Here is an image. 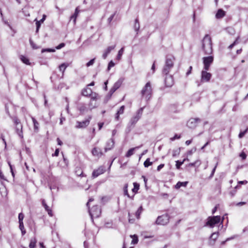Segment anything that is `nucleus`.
<instances>
[{
    "label": "nucleus",
    "instance_id": "1",
    "mask_svg": "<svg viewBox=\"0 0 248 248\" xmlns=\"http://www.w3.org/2000/svg\"><path fill=\"white\" fill-rule=\"evenodd\" d=\"M202 48L205 55H210L213 52L211 38L206 34L202 40Z\"/></svg>",
    "mask_w": 248,
    "mask_h": 248
},
{
    "label": "nucleus",
    "instance_id": "2",
    "mask_svg": "<svg viewBox=\"0 0 248 248\" xmlns=\"http://www.w3.org/2000/svg\"><path fill=\"white\" fill-rule=\"evenodd\" d=\"M144 107L140 108L138 110L135 115L133 116L128 123V126L130 128L133 127L137 122L141 118Z\"/></svg>",
    "mask_w": 248,
    "mask_h": 248
},
{
    "label": "nucleus",
    "instance_id": "3",
    "mask_svg": "<svg viewBox=\"0 0 248 248\" xmlns=\"http://www.w3.org/2000/svg\"><path fill=\"white\" fill-rule=\"evenodd\" d=\"M82 95L85 96H90L91 97V99H98L99 98V95L97 93L95 92H93L92 89L87 86L84 88L81 92Z\"/></svg>",
    "mask_w": 248,
    "mask_h": 248
},
{
    "label": "nucleus",
    "instance_id": "4",
    "mask_svg": "<svg viewBox=\"0 0 248 248\" xmlns=\"http://www.w3.org/2000/svg\"><path fill=\"white\" fill-rule=\"evenodd\" d=\"M152 91L151 83L148 82L141 91L142 96L149 100L151 96Z\"/></svg>",
    "mask_w": 248,
    "mask_h": 248
},
{
    "label": "nucleus",
    "instance_id": "5",
    "mask_svg": "<svg viewBox=\"0 0 248 248\" xmlns=\"http://www.w3.org/2000/svg\"><path fill=\"white\" fill-rule=\"evenodd\" d=\"M220 221V217L219 216L209 217L207 218L206 225L211 228H213L216 224Z\"/></svg>",
    "mask_w": 248,
    "mask_h": 248
},
{
    "label": "nucleus",
    "instance_id": "6",
    "mask_svg": "<svg viewBox=\"0 0 248 248\" xmlns=\"http://www.w3.org/2000/svg\"><path fill=\"white\" fill-rule=\"evenodd\" d=\"M89 208V212L90 215L92 218H97L99 217L101 215V209L97 205L93 206L91 209Z\"/></svg>",
    "mask_w": 248,
    "mask_h": 248
},
{
    "label": "nucleus",
    "instance_id": "7",
    "mask_svg": "<svg viewBox=\"0 0 248 248\" xmlns=\"http://www.w3.org/2000/svg\"><path fill=\"white\" fill-rule=\"evenodd\" d=\"M202 60L203 63V69L205 70H209L210 65L214 61L213 56L204 57L202 58Z\"/></svg>",
    "mask_w": 248,
    "mask_h": 248
},
{
    "label": "nucleus",
    "instance_id": "8",
    "mask_svg": "<svg viewBox=\"0 0 248 248\" xmlns=\"http://www.w3.org/2000/svg\"><path fill=\"white\" fill-rule=\"evenodd\" d=\"M169 221V217L167 214L163 215L158 217L155 221L157 225H165L167 224Z\"/></svg>",
    "mask_w": 248,
    "mask_h": 248
},
{
    "label": "nucleus",
    "instance_id": "9",
    "mask_svg": "<svg viewBox=\"0 0 248 248\" xmlns=\"http://www.w3.org/2000/svg\"><path fill=\"white\" fill-rule=\"evenodd\" d=\"M208 70H203L201 72V79L202 82H208L210 81L212 74L207 72Z\"/></svg>",
    "mask_w": 248,
    "mask_h": 248
},
{
    "label": "nucleus",
    "instance_id": "10",
    "mask_svg": "<svg viewBox=\"0 0 248 248\" xmlns=\"http://www.w3.org/2000/svg\"><path fill=\"white\" fill-rule=\"evenodd\" d=\"M201 122V120L199 118H191L187 122V126L191 129L196 128L198 123Z\"/></svg>",
    "mask_w": 248,
    "mask_h": 248
},
{
    "label": "nucleus",
    "instance_id": "11",
    "mask_svg": "<svg viewBox=\"0 0 248 248\" xmlns=\"http://www.w3.org/2000/svg\"><path fill=\"white\" fill-rule=\"evenodd\" d=\"M92 119V116H89L88 119L82 122L77 121L76 125L77 128H84L86 127L90 124V120Z\"/></svg>",
    "mask_w": 248,
    "mask_h": 248
},
{
    "label": "nucleus",
    "instance_id": "12",
    "mask_svg": "<svg viewBox=\"0 0 248 248\" xmlns=\"http://www.w3.org/2000/svg\"><path fill=\"white\" fill-rule=\"evenodd\" d=\"M105 168L103 166L99 167L97 169L94 170L92 173V176L93 178L97 177L100 174L105 172Z\"/></svg>",
    "mask_w": 248,
    "mask_h": 248
},
{
    "label": "nucleus",
    "instance_id": "13",
    "mask_svg": "<svg viewBox=\"0 0 248 248\" xmlns=\"http://www.w3.org/2000/svg\"><path fill=\"white\" fill-rule=\"evenodd\" d=\"M166 77L165 78V84L166 87H171L173 84V80L172 77L171 75H166Z\"/></svg>",
    "mask_w": 248,
    "mask_h": 248
},
{
    "label": "nucleus",
    "instance_id": "14",
    "mask_svg": "<svg viewBox=\"0 0 248 248\" xmlns=\"http://www.w3.org/2000/svg\"><path fill=\"white\" fill-rule=\"evenodd\" d=\"M114 145V140L113 138H111L106 143V146L105 148V151L106 152L108 150L112 149Z\"/></svg>",
    "mask_w": 248,
    "mask_h": 248
},
{
    "label": "nucleus",
    "instance_id": "15",
    "mask_svg": "<svg viewBox=\"0 0 248 248\" xmlns=\"http://www.w3.org/2000/svg\"><path fill=\"white\" fill-rule=\"evenodd\" d=\"M92 154L93 156L98 157H100L103 155L101 149L96 147H94L92 149Z\"/></svg>",
    "mask_w": 248,
    "mask_h": 248
},
{
    "label": "nucleus",
    "instance_id": "16",
    "mask_svg": "<svg viewBox=\"0 0 248 248\" xmlns=\"http://www.w3.org/2000/svg\"><path fill=\"white\" fill-rule=\"evenodd\" d=\"M174 58L173 57L170 56L166 57V62L165 65L169 66L170 67H173V61Z\"/></svg>",
    "mask_w": 248,
    "mask_h": 248
},
{
    "label": "nucleus",
    "instance_id": "17",
    "mask_svg": "<svg viewBox=\"0 0 248 248\" xmlns=\"http://www.w3.org/2000/svg\"><path fill=\"white\" fill-rule=\"evenodd\" d=\"M116 46V45L113 46H109L107 47V48L104 51V53L103 54L102 57L103 59H105L108 56V54L113 50Z\"/></svg>",
    "mask_w": 248,
    "mask_h": 248
},
{
    "label": "nucleus",
    "instance_id": "18",
    "mask_svg": "<svg viewBox=\"0 0 248 248\" xmlns=\"http://www.w3.org/2000/svg\"><path fill=\"white\" fill-rule=\"evenodd\" d=\"M78 109L81 114L87 112L89 109L87 108L85 104H80L78 107Z\"/></svg>",
    "mask_w": 248,
    "mask_h": 248
},
{
    "label": "nucleus",
    "instance_id": "19",
    "mask_svg": "<svg viewBox=\"0 0 248 248\" xmlns=\"http://www.w3.org/2000/svg\"><path fill=\"white\" fill-rule=\"evenodd\" d=\"M46 16H43V18L41 19H40L39 21L37 20V18H35L34 19V21H36V32H38V31L39 30V28L41 25V23L44 21V20L46 19Z\"/></svg>",
    "mask_w": 248,
    "mask_h": 248
},
{
    "label": "nucleus",
    "instance_id": "20",
    "mask_svg": "<svg viewBox=\"0 0 248 248\" xmlns=\"http://www.w3.org/2000/svg\"><path fill=\"white\" fill-rule=\"evenodd\" d=\"M97 99L92 100L91 99L90 102L88 104V108L91 110L93 108H95L97 107L96 100Z\"/></svg>",
    "mask_w": 248,
    "mask_h": 248
},
{
    "label": "nucleus",
    "instance_id": "21",
    "mask_svg": "<svg viewBox=\"0 0 248 248\" xmlns=\"http://www.w3.org/2000/svg\"><path fill=\"white\" fill-rule=\"evenodd\" d=\"M124 108H125L124 106H122L120 107L119 109L117 111V113H116L115 117L116 120H117V121L119 120V116L120 114H122L124 113Z\"/></svg>",
    "mask_w": 248,
    "mask_h": 248
},
{
    "label": "nucleus",
    "instance_id": "22",
    "mask_svg": "<svg viewBox=\"0 0 248 248\" xmlns=\"http://www.w3.org/2000/svg\"><path fill=\"white\" fill-rule=\"evenodd\" d=\"M218 236V232H214L213 233L210 237L211 240L210 241V245H213L215 242Z\"/></svg>",
    "mask_w": 248,
    "mask_h": 248
},
{
    "label": "nucleus",
    "instance_id": "23",
    "mask_svg": "<svg viewBox=\"0 0 248 248\" xmlns=\"http://www.w3.org/2000/svg\"><path fill=\"white\" fill-rule=\"evenodd\" d=\"M141 146H142V145H141L139 146H137V147H136L134 148H131L126 153V154L125 155V156L127 157H130L132 155H133L134 154V152L136 149H139V148H140Z\"/></svg>",
    "mask_w": 248,
    "mask_h": 248
},
{
    "label": "nucleus",
    "instance_id": "24",
    "mask_svg": "<svg viewBox=\"0 0 248 248\" xmlns=\"http://www.w3.org/2000/svg\"><path fill=\"white\" fill-rule=\"evenodd\" d=\"M188 184V182H178L176 185L175 186V188L176 189H179L182 186L186 187Z\"/></svg>",
    "mask_w": 248,
    "mask_h": 248
},
{
    "label": "nucleus",
    "instance_id": "25",
    "mask_svg": "<svg viewBox=\"0 0 248 248\" xmlns=\"http://www.w3.org/2000/svg\"><path fill=\"white\" fill-rule=\"evenodd\" d=\"M42 204L44 208H45V210L47 212L48 214L50 216H52V211L50 209L49 206H47V205L46 204L45 201L43 200L42 201Z\"/></svg>",
    "mask_w": 248,
    "mask_h": 248
},
{
    "label": "nucleus",
    "instance_id": "26",
    "mask_svg": "<svg viewBox=\"0 0 248 248\" xmlns=\"http://www.w3.org/2000/svg\"><path fill=\"white\" fill-rule=\"evenodd\" d=\"M124 195H126L128 198L133 199L134 195H133L132 196H130L129 194L128 193V184H125L124 185Z\"/></svg>",
    "mask_w": 248,
    "mask_h": 248
},
{
    "label": "nucleus",
    "instance_id": "27",
    "mask_svg": "<svg viewBox=\"0 0 248 248\" xmlns=\"http://www.w3.org/2000/svg\"><path fill=\"white\" fill-rule=\"evenodd\" d=\"M31 119L33 123L34 130L35 131L37 132L39 129V124L34 118L31 117Z\"/></svg>",
    "mask_w": 248,
    "mask_h": 248
},
{
    "label": "nucleus",
    "instance_id": "28",
    "mask_svg": "<svg viewBox=\"0 0 248 248\" xmlns=\"http://www.w3.org/2000/svg\"><path fill=\"white\" fill-rule=\"evenodd\" d=\"M68 66V64L66 63H63L61 64L59 67V70L60 71H62V74H63V73L64 71L65 70L66 68Z\"/></svg>",
    "mask_w": 248,
    "mask_h": 248
},
{
    "label": "nucleus",
    "instance_id": "29",
    "mask_svg": "<svg viewBox=\"0 0 248 248\" xmlns=\"http://www.w3.org/2000/svg\"><path fill=\"white\" fill-rule=\"evenodd\" d=\"M75 173L77 176H79L83 177L86 176L83 174V171L80 168H76L75 170Z\"/></svg>",
    "mask_w": 248,
    "mask_h": 248
},
{
    "label": "nucleus",
    "instance_id": "30",
    "mask_svg": "<svg viewBox=\"0 0 248 248\" xmlns=\"http://www.w3.org/2000/svg\"><path fill=\"white\" fill-rule=\"evenodd\" d=\"M36 242H37V240L35 237L31 238L30 241L29 248H34L36 246Z\"/></svg>",
    "mask_w": 248,
    "mask_h": 248
},
{
    "label": "nucleus",
    "instance_id": "31",
    "mask_svg": "<svg viewBox=\"0 0 248 248\" xmlns=\"http://www.w3.org/2000/svg\"><path fill=\"white\" fill-rule=\"evenodd\" d=\"M22 126L21 124H20L19 126H16V133L21 138H23L22 135Z\"/></svg>",
    "mask_w": 248,
    "mask_h": 248
},
{
    "label": "nucleus",
    "instance_id": "32",
    "mask_svg": "<svg viewBox=\"0 0 248 248\" xmlns=\"http://www.w3.org/2000/svg\"><path fill=\"white\" fill-rule=\"evenodd\" d=\"M117 90L115 87H114L113 86L110 90L109 93H108V95H107V97L108 98V99H109L112 94Z\"/></svg>",
    "mask_w": 248,
    "mask_h": 248
},
{
    "label": "nucleus",
    "instance_id": "33",
    "mask_svg": "<svg viewBox=\"0 0 248 248\" xmlns=\"http://www.w3.org/2000/svg\"><path fill=\"white\" fill-rule=\"evenodd\" d=\"M117 90L115 87H114L113 86L110 90L109 93H108V95H107V97L108 98V99H109L112 94Z\"/></svg>",
    "mask_w": 248,
    "mask_h": 248
},
{
    "label": "nucleus",
    "instance_id": "34",
    "mask_svg": "<svg viewBox=\"0 0 248 248\" xmlns=\"http://www.w3.org/2000/svg\"><path fill=\"white\" fill-rule=\"evenodd\" d=\"M172 68V67H170L169 66L165 65L162 70L163 74L164 75H168Z\"/></svg>",
    "mask_w": 248,
    "mask_h": 248
},
{
    "label": "nucleus",
    "instance_id": "35",
    "mask_svg": "<svg viewBox=\"0 0 248 248\" xmlns=\"http://www.w3.org/2000/svg\"><path fill=\"white\" fill-rule=\"evenodd\" d=\"M142 211H143V208H142V206L141 205L139 208V209H138V210L137 211V212H136V214H135V216L138 219L140 218V215L141 212H142Z\"/></svg>",
    "mask_w": 248,
    "mask_h": 248
},
{
    "label": "nucleus",
    "instance_id": "36",
    "mask_svg": "<svg viewBox=\"0 0 248 248\" xmlns=\"http://www.w3.org/2000/svg\"><path fill=\"white\" fill-rule=\"evenodd\" d=\"M134 188L132 189V192L134 193H136L139 189L140 185L137 183H134Z\"/></svg>",
    "mask_w": 248,
    "mask_h": 248
},
{
    "label": "nucleus",
    "instance_id": "37",
    "mask_svg": "<svg viewBox=\"0 0 248 248\" xmlns=\"http://www.w3.org/2000/svg\"><path fill=\"white\" fill-rule=\"evenodd\" d=\"M140 27V26L139 20L137 18H136L135 20V23L134 25V29L136 31H138L139 30Z\"/></svg>",
    "mask_w": 248,
    "mask_h": 248
},
{
    "label": "nucleus",
    "instance_id": "38",
    "mask_svg": "<svg viewBox=\"0 0 248 248\" xmlns=\"http://www.w3.org/2000/svg\"><path fill=\"white\" fill-rule=\"evenodd\" d=\"M20 59L23 63H24L27 65L30 64L29 60L28 59V58H27L25 56H21Z\"/></svg>",
    "mask_w": 248,
    "mask_h": 248
},
{
    "label": "nucleus",
    "instance_id": "39",
    "mask_svg": "<svg viewBox=\"0 0 248 248\" xmlns=\"http://www.w3.org/2000/svg\"><path fill=\"white\" fill-rule=\"evenodd\" d=\"M124 51V47L121 48L118 51V55L117 56V59L120 60L121 59L122 56L123 54Z\"/></svg>",
    "mask_w": 248,
    "mask_h": 248
},
{
    "label": "nucleus",
    "instance_id": "40",
    "mask_svg": "<svg viewBox=\"0 0 248 248\" xmlns=\"http://www.w3.org/2000/svg\"><path fill=\"white\" fill-rule=\"evenodd\" d=\"M123 80L121 79H119L117 82H116L113 86L116 89H119L122 83Z\"/></svg>",
    "mask_w": 248,
    "mask_h": 248
},
{
    "label": "nucleus",
    "instance_id": "41",
    "mask_svg": "<svg viewBox=\"0 0 248 248\" xmlns=\"http://www.w3.org/2000/svg\"><path fill=\"white\" fill-rule=\"evenodd\" d=\"M153 162L150 161V158H147L144 162V166L145 167H148L149 166L152 165Z\"/></svg>",
    "mask_w": 248,
    "mask_h": 248
},
{
    "label": "nucleus",
    "instance_id": "42",
    "mask_svg": "<svg viewBox=\"0 0 248 248\" xmlns=\"http://www.w3.org/2000/svg\"><path fill=\"white\" fill-rule=\"evenodd\" d=\"M185 159H184L182 161H180L179 160H177L176 161V168L177 169H179L180 168V167L182 164H183Z\"/></svg>",
    "mask_w": 248,
    "mask_h": 248
},
{
    "label": "nucleus",
    "instance_id": "43",
    "mask_svg": "<svg viewBox=\"0 0 248 248\" xmlns=\"http://www.w3.org/2000/svg\"><path fill=\"white\" fill-rule=\"evenodd\" d=\"M239 36H238L237 38L236 39V40H235V41L232 43V44L231 45H230L228 48L229 49H232L236 44H238V40L239 39Z\"/></svg>",
    "mask_w": 248,
    "mask_h": 248
},
{
    "label": "nucleus",
    "instance_id": "44",
    "mask_svg": "<svg viewBox=\"0 0 248 248\" xmlns=\"http://www.w3.org/2000/svg\"><path fill=\"white\" fill-rule=\"evenodd\" d=\"M55 51V49L52 48H43L41 50L42 53H44L45 52H54Z\"/></svg>",
    "mask_w": 248,
    "mask_h": 248
},
{
    "label": "nucleus",
    "instance_id": "45",
    "mask_svg": "<svg viewBox=\"0 0 248 248\" xmlns=\"http://www.w3.org/2000/svg\"><path fill=\"white\" fill-rule=\"evenodd\" d=\"M225 12L222 9H220L217 11L216 16H225Z\"/></svg>",
    "mask_w": 248,
    "mask_h": 248
},
{
    "label": "nucleus",
    "instance_id": "46",
    "mask_svg": "<svg viewBox=\"0 0 248 248\" xmlns=\"http://www.w3.org/2000/svg\"><path fill=\"white\" fill-rule=\"evenodd\" d=\"M226 30H227V32H228L229 34H230L232 35V34H234V33H235V31H234V30L233 28H231V27L227 28L226 29Z\"/></svg>",
    "mask_w": 248,
    "mask_h": 248
},
{
    "label": "nucleus",
    "instance_id": "47",
    "mask_svg": "<svg viewBox=\"0 0 248 248\" xmlns=\"http://www.w3.org/2000/svg\"><path fill=\"white\" fill-rule=\"evenodd\" d=\"M24 217V215L22 213H20L18 215V221L19 222H23V220Z\"/></svg>",
    "mask_w": 248,
    "mask_h": 248
},
{
    "label": "nucleus",
    "instance_id": "48",
    "mask_svg": "<svg viewBox=\"0 0 248 248\" xmlns=\"http://www.w3.org/2000/svg\"><path fill=\"white\" fill-rule=\"evenodd\" d=\"M248 130V128H247L245 131H241L238 135L239 138H242L245 135V134L247 132Z\"/></svg>",
    "mask_w": 248,
    "mask_h": 248
},
{
    "label": "nucleus",
    "instance_id": "49",
    "mask_svg": "<svg viewBox=\"0 0 248 248\" xmlns=\"http://www.w3.org/2000/svg\"><path fill=\"white\" fill-rule=\"evenodd\" d=\"M138 237L135 235H133V239L132 240L131 243L133 244H136L138 243Z\"/></svg>",
    "mask_w": 248,
    "mask_h": 248
},
{
    "label": "nucleus",
    "instance_id": "50",
    "mask_svg": "<svg viewBox=\"0 0 248 248\" xmlns=\"http://www.w3.org/2000/svg\"><path fill=\"white\" fill-rule=\"evenodd\" d=\"M95 59V58H93V59L91 60L89 62H88L86 63L87 67H89L90 66L93 65V63H94Z\"/></svg>",
    "mask_w": 248,
    "mask_h": 248
},
{
    "label": "nucleus",
    "instance_id": "51",
    "mask_svg": "<svg viewBox=\"0 0 248 248\" xmlns=\"http://www.w3.org/2000/svg\"><path fill=\"white\" fill-rule=\"evenodd\" d=\"M180 138H181V136L180 135H178L177 134H175V136L173 137H172V138H170V140H171V141H173L175 140L179 139Z\"/></svg>",
    "mask_w": 248,
    "mask_h": 248
},
{
    "label": "nucleus",
    "instance_id": "52",
    "mask_svg": "<svg viewBox=\"0 0 248 248\" xmlns=\"http://www.w3.org/2000/svg\"><path fill=\"white\" fill-rule=\"evenodd\" d=\"M114 65V63L112 61H111L108 64V70L109 71L111 67H113Z\"/></svg>",
    "mask_w": 248,
    "mask_h": 248
},
{
    "label": "nucleus",
    "instance_id": "53",
    "mask_svg": "<svg viewBox=\"0 0 248 248\" xmlns=\"http://www.w3.org/2000/svg\"><path fill=\"white\" fill-rule=\"evenodd\" d=\"M200 164H201V163L199 161H196L193 163H190L189 165L190 166L193 167V166H196V165H198V166H199L200 165Z\"/></svg>",
    "mask_w": 248,
    "mask_h": 248
},
{
    "label": "nucleus",
    "instance_id": "54",
    "mask_svg": "<svg viewBox=\"0 0 248 248\" xmlns=\"http://www.w3.org/2000/svg\"><path fill=\"white\" fill-rule=\"evenodd\" d=\"M65 44L64 43H62L60 44L58 46H57L56 47V48L57 49H60L62 48L63 47L65 46Z\"/></svg>",
    "mask_w": 248,
    "mask_h": 248
},
{
    "label": "nucleus",
    "instance_id": "55",
    "mask_svg": "<svg viewBox=\"0 0 248 248\" xmlns=\"http://www.w3.org/2000/svg\"><path fill=\"white\" fill-rule=\"evenodd\" d=\"M240 156L242 158L243 160H245L247 157V155L244 152H242L240 154Z\"/></svg>",
    "mask_w": 248,
    "mask_h": 248
},
{
    "label": "nucleus",
    "instance_id": "56",
    "mask_svg": "<svg viewBox=\"0 0 248 248\" xmlns=\"http://www.w3.org/2000/svg\"><path fill=\"white\" fill-rule=\"evenodd\" d=\"M217 163L216 164V166H215V167L214 168V169H213L212 171V172L211 173V175L210 176V178H212L214 174V173L215 172V170H216V168L217 167Z\"/></svg>",
    "mask_w": 248,
    "mask_h": 248
},
{
    "label": "nucleus",
    "instance_id": "57",
    "mask_svg": "<svg viewBox=\"0 0 248 248\" xmlns=\"http://www.w3.org/2000/svg\"><path fill=\"white\" fill-rule=\"evenodd\" d=\"M8 164L9 165V167H10V170H11V172L12 173V176H13V177H15V174H14V171H13V167H12V165L11 164V163L9 162H8Z\"/></svg>",
    "mask_w": 248,
    "mask_h": 248
},
{
    "label": "nucleus",
    "instance_id": "58",
    "mask_svg": "<svg viewBox=\"0 0 248 248\" xmlns=\"http://www.w3.org/2000/svg\"><path fill=\"white\" fill-rule=\"evenodd\" d=\"M59 154V149H56L55 150V151L54 153L52 155L53 156H58Z\"/></svg>",
    "mask_w": 248,
    "mask_h": 248
},
{
    "label": "nucleus",
    "instance_id": "59",
    "mask_svg": "<svg viewBox=\"0 0 248 248\" xmlns=\"http://www.w3.org/2000/svg\"><path fill=\"white\" fill-rule=\"evenodd\" d=\"M79 7H78L76 8V9L75 10V13L72 16H78V15L79 14Z\"/></svg>",
    "mask_w": 248,
    "mask_h": 248
},
{
    "label": "nucleus",
    "instance_id": "60",
    "mask_svg": "<svg viewBox=\"0 0 248 248\" xmlns=\"http://www.w3.org/2000/svg\"><path fill=\"white\" fill-rule=\"evenodd\" d=\"M0 178L4 180H6L5 176H4L2 171L0 170Z\"/></svg>",
    "mask_w": 248,
    "mask_h": 248
},
{
    "label": "nucleus",
    "instance_id": "61",
    "mask_svg": "<svg viewBox=\"0 0 248 248\" xmlns=\"http://www.w3.org/2000/svg\"><path fill=\"white\" fill-rule=\"evenodd\" d=\"M164 167V164H161L159 165L157 168V170L158 171H159L161 170V169H162Z\"/></svg>",
    "mask_w": 248,
    "mask_h": 248
},
{
    "label": "nucleus",
    "instance_id": "62",
    "mask_svg": "<svg viewBox=\"0 0 248 248\" xmlns=\"http://www.w3.org/2000/svg\"><path fill=\"white\" fill-rule=\"evenodd\" d=\"M19 228L20 229V230H23V229H24V224H23V222H19Z\"/></svg>",
    "mask_w": 248,
    "mask_h": 248
},
{
    "label": "nucleus",
    "instance_id": "63",
    "mask_svg": "<svg viewBox=\"0 0 248 248\" xmlns=\"http://www.w3.org/2000/svg\"><path fill=\"white\" fill-rule=\"evenodd\" d=\"M104 125V123H99L98 124L99 130H101Z\"/></svg>",
    "mask_w": 248,
    "mask_h": 248
},
{
    "label": "nucleus",
    "instance_id": "64",
    "mask_svg": "<svg viewBox=\"0 0 248 248\" xmlns=\"http://www.w3.org/2000/svg\"><path fill=\"white\" fill-rule=\"evenodd\" d=\"M192 69V67L191 66H190L189 68V70L186 72V75H188L191 73Z\"/></svg>",
    "mask_w": 248,
    "mask_h": 248
}]
</instances>
